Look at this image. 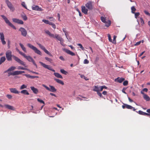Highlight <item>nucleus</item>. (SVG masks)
<instances>
[{"label":"nucleus","instance_id":"obj_2","mask_svg":"<svg viewBox=\"0 0 150 150\" xmlns=\"http://www.w3.org/2000/svg\"><path fill=\"white\" fill-rule=\"evenodd\" d=\"M1 16L4 20L6 23L9 26H10L14 29H16V28L12 23H11L8 20V18L4 16L3 15H1Z\"/></svg>","mask_w":150,"mask_h":150},{"label":"nucleus","instance_id":"obj_51","mask_svg":"<svg viewBox=\"0 0 150 150\" xmlns=\"http://www.w3.org/2000/svg\"><path fill=\"white\" fill-rule=\"evenodd\" d=\"M78 45L80 47V48H81L82 50H84V48L83 47L82 45L81 44H79L77 45Z\"/></svg>","mask_w":150,"mask_h":150},{"label":"nucleus","instance_id":"obj_57","mask_svg":"<svg viewBox=\"0 0 150 150\" xmlns=\"http://www.w3.org/2000/svg\"><path fill=\"white\" fill-rule=\"evenodd\" d=\"M45 33L48 35L49 36H50V35L51 34V33L48 30H46L45 31Z\"/></svg>","mask_w":150,"mask_h":150},{"label":"nucleus","instance_id":"obj_37","mask_svg":"<svg viewBox=\"0 0 150 150\" xmlns=\"http://www.w3.org/2000/svg\"><path fill=\"white\" fill-rule=\"evenodd\" d=\"M18 69H22L23 70H28V69L26 68L21 67V66L18 67L17 68Z\"/></svg>","mask_w":150,"mask_h":150},{"label":"nucleus","instance_id":"obj_58","mask_svg":"<svg viewBox=\"0 0 150 150\" xmlns=\"http://www.w3.org/2000/svg\"><path fill=\"white\" fill-rule=\"evenodd\" d=\"M97 94L100 97H103V96H102L101 93L100 92H99H99H97Z\"/></svg>","mask_w":150,"mask_h":150},{"label":"nucleus","instance_id":"obj_35","mask_svg":"<svg viewBox=\"0 0 150 150\" xmlns=\"http://www.w3.org/2000/svg\"><path fill=\"white\" fill-rule=\"evenodd\" d=\"M117 36L115 35H114L113 36V41H112V43L113 44H115L116 43V38Z\"/></svg>","mask_w":150,"mask_h":150},{"label":"nucleus","instance_id":"obj_45","mask_svg":"<svg viewBox=\"0 0 150 150\" xmlns=\"http://www.w3.org/2000/svg\"><path fill=\"white\" fill-rule=\"evenodd\" d=\"M45 59L46 60H47V61H49V62H52V60L50 58L47 57H45Z\"/></svg>","mask_w":150,"mask_h":150},{"label":"nucleus","instance_id":"obj_32","mask_svg":"<svg viewBox=\"0 0 150 150\" xmlns=\"http://www.w3.org/2000/svg\"><path fill=\"white\" fill-rule=\"evenodd\" d=\"M99 88L97 86H94V88L93 89V91H96L97 92L99 91Z\"/></svg>","mask_w":150,"mask_h":150},{"label":"nucleus","instance_id":"obj_59","mask_svg":"<svg viewBox=\"0 0 150 150\" xmlns=\"http://www.w3.org/2000/svg\"><path fill=\"white\" fill-rule=\"evenodd\" d=\"M21 4H22V6H23V7H24V8H25L27 9L26 6V5L25 4V2H22V3Z\"/></svg>","mask_w":150,"mask_h":150},{"label":"nucleus","instance_id":"obj_63","mask_svg":"<svg viewBox=\"0 0 150 150\" xmlns=\"http://www.w3.org/2000/svg\"><path fill=\"white\" fill-rule=\"evenodd\" d=\"M49 19H51L50 20L51 21H55V19L53 17H49L48 18Z\"/></svg>","mask_w":150,"mask_h":150},{"label":"nucleus","instance_id":"obj_11","mask_svg":"<svg viewBox=\"0 0 150 150\" xmlns=\"http://www.w3.org/2000/svg\"><path fill=\"white\" fill-rule=\"evenodd\" d=\"M55 36V38L60 41V44L62 45H63L64 41V39L58 34H56Z\"/></svg>","mask_w":150,"mask_h":150},{"label":"nucleus","instance_id":"obj_19","mask_svg":"<svg viewBox=\"0 0 150 150\" xmlns=\"http://www.w3.org/2000/svg\"><path fill=\"white\" fill-rule=\"evenodd\" d=\"M122 108H123L124 109L125 108H126L128 109H132L133 107L129 105H128L127 104H124L123 105H122Z\"/></svg>","mask_w":150,"mask_h":150},{"label":"nucleus","instance_id":"obj_61","mask_svg":"<svg viewBox=\"0 0 150 150\" xmlns=\"http://www.w3.org/2000/svg\"><path fill=\"white\" fill-rule=\"evenodd\" d=\"M141 41H139L138 42H137L135 44V46H137V45H140V44L141 43Z\"/></svg>","mask_w":150,"mask_h":150},{"label":"nucleus","instance_id":"obj_20","mask_svg":"<svg viewBox=\"0 0 150 150\" xmlns=\"http://www.w3.org/2000/svg\"><path fill=\"white\" fill-rule=\"evenodd\" d=\"M30 88L34 93L36 94L38 93V89L35 88L33 86H31Z\"/></svg>","mask_w":150,"mask_h":150},{"label":"nucleus","instance_id":"obj_33","mask_svg":"<svg viewBox=\"0 0 150 150\" xmlns=\"http://www.w3.org/2000/svg\"><path fill=\"white\" fill-rule=\"evenodd\" d=\"M60 71L62 74L65 75H67L68 73L66 71L64 70L63 69H61L60 70Z\"/></svg>","mask_w":150,"mask_h":150},{"label":"nucleus","instance_id":"obj_6","mask_svg":"<svg viewBox=\"0 0 150 150\" xmlns=\"http://www.w3.org/2000/svg\"><path fill=\"white\" fill-rule=\"evenodd\" d=\"M39 63L41 64V65L44 68L47 69H49L50 70L52 71L53 72L55 71L52 68V67H51L50 66L46 65L42 62H40Z\"/></svg>","mask_w":150,"mask_h":150},{"label":"nucleus","instance_id":"obj_9","mask_svg":"<svg viewBox=\"0 0 150 150\" xmlns=\"http://www.w3.org/2000/svg\"><path fill=\"white\" fill-rule=\"evenodd\" d=\"M38 45H39V47L41 48L42 50H43L44 52L47 54H48L49 56L51 57H52V55L51 54V53L49 52V51L47 50L45 48L43 45H42L40 44H38Z\"/></svg>","mask_w":150,"mask_h":150},{"label":"nucleus","instance_id":"obj_42","mask_svg":"<svg viewBox=\"0 0 150 150\" xmlns=\"http://www.w3.org/2000/svg\"><path fill=\"white\" fill-rule=\"evenodd\" d=\"M134 14L135 17L136 18H137L140 15V13L139 12L135 13Z\"/></svg>","mask_w":150,"mask_h":150},{"label":"nucleus","instance_id":"obj_5","mask_svg":"<svg viewBox=\"0 0 150 150\" xmlns=\"http://www.w3.org/2000/svg\"><path fill=\"white\" fill-rule=\"evenodd\" d=\"M93 2L92 1H89L85 4L86 8L89 10H91L93 8Z\"/></svg>","mask_w":150,"mask_h":150},{"label":"nucleus","instance_id":"obj_22","mask_svg":"<svg viewBox=\"0 0 150 150\" xmlns=\"http://www.w3.org/2000/svg\"><path fill=\"white\" fill-rule=\"evenodd\" d=\"M11 92L16 94H18L19 93V92L17 91L16 88H12L10 89Z\"/></svg>","mask_w":150,"mask_h":150},{"label":"nucleus","instance_id":"obj_18","mask_svg":"<svg viewBox=\"0 0 150 150\" xmlns=\"http://www.w3.org/2000/svg\"><path fill=\"white\" fill-rule=\"evenodd\" d=\"M63 50L67 54H70L72 56H75V54L74 53L72 52L71 51L69 50L66 49H64Z\"/></svg>","mask_w":150,"mask_h":150},{"label":"nucleus","instance_id":"obj_34","mask_svg":"<svg viewBox=\"0 0 150 150\" xmlns=\"http://www.w3.org/2000/svg\"><path fill=\"white\" fill-rule=\"evenodd\" d=\"M131 12L132 13H135V12L136 11V9L134 6L131 7Z\"/></svg>","mask_w":150,"mask_h":150},{"label":"nucleus","instance_id":"obj_49","mask_svg":"<svg viewBox=\"0 0 150 150\" xmlns=\"http://www.w3.org/2000/svg\"><path fill=\"white\" fill-rule=\"evenodd\" d=\"M19 53L21 54V55H22L25 58V56L26 55H25V54L23 53V52H21V51H19Z\"/></svg>","mask_w":150,"mask_h":150},{"label":"nucleus","instance_id":"obj_47","mask_svg":"<svg viewBox=\"0 0 150 150\" xmlns=\"http://www.w3.org/2000/svg\"><path fill=\"white\" fill-rule=\"evenodd\" d=\"M148 91V89L147 88H144L143 90H142L141 91V93L142 94V93H144V91H145V92H146Z\"/></svg>","mask_w":150,"mask_h":150},{"label":"nucleus","instance_id":"obj_43","mask_svg":"<svg viewBox=\"0 0 150 150\" xmlns=\"http://www.w3.org/2000/svg\"><path fill=\"white\" fill-rule=\"evenodd\" d=\"M22 17L23 19V20L25 21H26L28 19L27 17L25 15H22Z\"/></svg>","mask_w":150,"mask_h":150},{"label":"nucleus","instance_id":"obj_48","mask_svg":"<svg viewBox=\"0 0 150 150\" xmlns=\"http://www.w3.org/2000/svg\"><path fill=\"white\" fill-rule=\"evenodd\" d=\"M128 84V81L126 80L124 81L123 82V85L124 86H127Z\"/></svg>","mask_w":150,"mask_h":150},{"label":"nucleus","instance_id":"obj_7","mask_svg":"<svg viewBox=\"0 0 150 150\" xmlns=\"http://www.w3.org/2000/svg\"><path fill=\"white\" fill-rule=\"evenodd\" d=\"M6 57L8 61H11L12 59V52L10 50H8L6 53Z\"/></svg>","mask_w":150,"mask_h":150},{"label":"nucleus","instance_id":"obj_1","mask_svg":"<svg viewBox=\"0 0 150 150\" xmlns=\"http://www.w3.org/2000/svg\"><path fill=\"white\" fill-rule=\"evenodd\" d=\"M27 45L29 47L33 50L34 51L35 53L40 55H42L41 52L36 47L34 46L30 43L27 44Z\"/></svg>","mask_w":150,"mask_h":150},{"label":"nucleus","instance_id":"obj_64","mask_svg":"<svg viewBox=\"0 0 150 150\" xmlns=\"http://www.w3.org/2000/svg\"><path fill=\"white\" fill-rule=\"evenodd\" d=\"M146 112L148 113L149 114V116H150V108L147 109L146 110Z\"/></svg>","mask_w":150,"mask_h":150},{"label":"nucleus","instance_id":"obj_38","mask_svg":"<svg viewBox=\"0 0 150 150\" xmlns=\"http://www.w3.org/2000/svg\"><path fill=\"white\" fill-rule=\"evenodd\" d=\"M27 86L24 84L22 85L20 87V89L22 90L25 88H26Z\"/></svg>","mask_w":150,"mask_h":150},{"label":"nucleus","instance_id":"obj_27","mask_svg":"<svg viewBox=\"0 0 150 150\" xmlns=\"http://www.w3.org/2000/svg\"><path fill=\"white\" fill-rule=\"evenodd\" d=\"M54 75L57 78H59L60 79L63 78L62 76V75H61L59 73L54 72Z\"/></svg>","mask_w":150,"mask_h":150},{"label":"nucleus","instance_id":"obj_41","mask_svg":"<svg viewBox=\"0 0 150 150\" xmlns=\"http://www.w3.org/2000/svg\"><path fill=\"white\" fill-rule=\"evenodd\" d=\"M17 23L20 24H23V22L22 20L18 19Z\"/></svg>","mask_w":150,"mask_h":150},{"label":"nucleus","instance_id":"obj_44","mask_svg":"<svg viewBox=\"0 0 150 150\" xmlns=\"http://www.w3.org/2000/svg\"><path fill=\"white\" fill-rule=\"evenodd\" d=\"M37 100L38 102H40L41 103H43L44 104H45L43 100L40 99L39 98H38L37 99Z\"/></svg>","mask_w":150,"mask_h":150},{"label":"nucleus","instance_id":"obj_24","mask_svg":"<svg viewBox=\"0 0 150 150\" xmlns=\"http://www.w3.org/2000/svg\"><path fill=\"white\" fill-rule=\"evenodd\" d=\"M24 75L27 78H30L32 79H33L36 78H39V77L38 76H30L29 74H25Z\"/></svg>","mask_w":150,"mask_h":150},{"label":"nucleus","instance_id":"obj_40","mask_svg":"<svg viewBox=\"0 0 150 150\" xmlns=\"http://www.w3.org/2000/svg\"><path fill=\"white\" fill-rule=\"evenodd\" d=\"M100 19L101 20V21L102 22L104 23H105L106 21V19L104 18L103 16H101L100 18Z\"/></svg>","mask_w":150,"mask_h":150},{"label":"nucleus","instance_id":"obj_30","mask_svg":"<svg viewBox=\"0 0 150 150\" xmlns=\"http://www.w3.org/2000/svg\"><path fill=\"white\" fill-rule=\"evenodd\" d=\"M6 60V58L5 57H1L0 59V64H1L4 62Z\"/></svg>","mask_w":150,"mask_h":150},{"label":"nucleus","instance_id":"obj_17","mask_svg":"<svg viewBox=\"0 0 150 150\" xmlns=\"http://www.w3.org/2000/svg\"><path fill=\"white\" fill-rule=\"evenodd\" d=\"M25 72L24 71H14L12 73V75L13 76L17 75L19 74H22V73H24Z\"/></svg>","mask_w":150,"mask_h":150},{"label":"nucleus","instance_id":"obj_13","mask_svg":"<svg viewBox=\"0 0 150 150\" xmlns=\"http://www.w3.org/2000/svg\"><path fill=\"white\" fill-rule=\"evenodd\" d=\"M0 39L3 45H4L6 44V42L5 40L4 36L3 33H0Z\"/></svg>","mask_w":150,"mask_h":150},{"label":"nucleus","instance_id":"obj_15","mask_svg":"<svg viewBox=\"0 0 150 150\" xmlns=\"http://www.w3.org/2000/svg\"><path fill=\"white\" fill-rule=\"evenodd\" d=\"M32 9L33 10L41 11H42L41 8L39 7V6L37 5H34L32 6Z\"/></svg>","mask_w":150,"mask_h":150},{"label":"nucleus","instance_id":"obj_21","mask_svg":"<svg viewBox=\"0 0 150 150\" xmlns=\"http://www.w3.org/2000/svg\"><path fill=\"white\" fill-rule=\"evenodd\" d=\"M142 94L143 95V98L145 100L147 101H149L150 100V98L146 94L144 93H142Z\"/></svg>","mask_w":150,"mask_h":150},{"label":"nucleus","instance_id":"obj_52","mask_svg":"<svg viewBox=\"0 0 150 150\" xmlns=\"http://www.w3.org/2000/svg\"><path fill=\"white\" fill-rule=\"evenodd\" d=\"M6 97H7L9 99H11L12 98V96L11 95L9 94H7L6 96Z\"/></svg>","mask_w":150,"mask_h":150},{"label":"nucleus","instance_id":"obj_54","mask_svg":"<svg viewBox=\"0 0 150 150\" xmlns=\"http://www.w3.org/2000/svg\"><path fill=\"white\" fill-rule=\"evenodd\" d=\"M42 21L46 24H48L49 23H48L49 21L48 20H46L45 19H43L42 20Z\"/></svg>","mask_w":150,"mask_h":150},{"label":"nucleus","instance_id":"obj_14","mask_svg":"<svg viewBox=\"0 0 150 150\" xmlns=\"http://www.w3.org/2000/svg\"><path fill=\"white\" fill-rule=\"evenodd\" d=\"M4 107L7 108L8 109L15 110V108H14L13 106L9 105L8 104H5L4 105Z\"/></svg>","mask_w":150,"mask_h":150},{"label":"nucleus","instance_id":"obj_56","mask_svg":"<svg viewBox=\"0 0 150 150\" xmlns=\"http://www.w3.org/2000/svg\"><path fill=\"white\" fill-rule=\"evenodd\" d=\"M144 12L145 13V14L149 16H150V13H149L148 11L146 10H144Z\"/></svg>","mask_w":150,"mask_h":150},{"label":"nucleus","instance_id":"obj_29","mask_svg":"<svg viewBox=\"0 0 150 150\" xmlns=\"http://www.w3.org/2000/svg\"><path fill=\"white\" fill-rule=\"evenodd\" d=\"M54 80L58 83H59L62 85H63L64 84V83L63 81L59 79H54Z\"/></svg>","mask_w":150,"mask_h":150},{"label":"nucleus","instance_id":"obj_36","mask_svg":"<svg viewBox=\"0 0 150 150\" xmlns=\"http://www.w3.org/2000/svg\"><path fill=\"white\" fill-rule=\"evenodd\" d=\"M140 23L141 24V25L142 26H143L144 24V20L143 19V18L142 17H140Z\"/></svg>","mask_w":150,"mask_h":150},{"label":"nucleus","instance_id":"obj_60","mask_svg":"<svg viewBox=\"0 0 150 150\" xmlns=\"http://www.w3.org/2000/svg\"><path fill=\"white\" fill-rule=\"evenodd\" d=\"M10 41L9 40L8 41V49H9L10 47Z\"/></svg>","mask_w":150,"mask_h":150},{"label":"nucleus","instance_id":"obj_23","mask_svg":"<svg viewBox=\"0 0 150 150\" xmlns=\"http://www.w3.org/2000/svg\"><path fill=\"white\" fill-rule=\"evenodd\" d=\"M16 69V67H15L12 66L11 67L9 68L8 70L4 72V73H7L9 71H13V70H14L15 69Z\"/></svg>","mask_w":150,"mask_h":150},{"label":"nucleus","instance_id":"obj_46","mask_svg":"<svg viewBox=\"0 0 150 150\" xmlns=\"http://www.w3.org/2000/svg\"><path fill=\"white\" fill-rule=\"evenodd\" d=\"M108 36L109 41L110 42H112V40L111 38L110 35L109 34H108Z\"/></svg>","mask_w":150,"mask_h":150},{"label":"nucleus","instance_id":"obj_4","mask_svg":"<svg viewBox=\"0 0 150 150\" xmlns=\"http://www.w3.org/2000/svg\"><path fill=\"white\" fill-rule=\"evenodd\" d=\"M12 57L14 59L16 62H17L18 63H19L23 65L25 67H27V66L26 65V64H25V63L23 61L21 60L20 59H19V58H18L17 57L13 55L12 56Z\"/></svg>","mask_w":150,"mask_h":150},{"label":"nucleus","instance_id":"obj_3","mask_svg":"<svg viewBox=\"0 0 150 150\" xmlns=\"http://www.w3.org/2000/svg\"><path fill=\"white\" fill-rule=\"evenodd\" d=\"M42 86L45 87L47 90L52 92H55L57 91V89L55 87L49 85L50 88L47 86L45 84H42Z\"/></svg>","mask_w":150,"mask_h":150},{"label":"nucleus","instance_id":"obj_16","mask_svg":"<svg viewBox=\"0 0 150 150\" xmlns=\"http://www.w3.org/2000/svg\"><path fill=\"white\" fill-rule=\"evenodd\" d=\"M81 11L82 12L85 14H87L88 9L84 6H82L81 7Z\"/></svg>","mask_w":150,"mask_h":150},{"label":"nucleus","instance_id":"obj_8","mask_svg":"<svg viewBox=\"0 0 150 150\" xmlns=\"http://www.w3.org/2000/svg\"><path fill=\"white\" fill-rule=\"evenodd\" d=\"M5 2L6 3L8 7L12 11H13L15 10V8L12 5L10 2L8 0H5Z\"/></svg>","mask_w":150,"mask_h":150},{"label":"nucleus","instance_id":"obj_10","mask_svg":"<svg viewBox=\"0 0 150 150\" xmlns=\"http://www.w3.org/2000/svg\"><path fill=\"white\" fill-rule=\"evenodd\" d=\"M19 30L21 32L22 36L25 37L26 36L27 34V32L24 28L21 27L19 29Z\"/></svg>","mask_w":150,"mask_h":150},{"label":"nucleus","instance_id":"obj_62","mask_svg":"<svg viewBox=\"0 0 150 150\" xmlns=\"http://www.w3.org/2000/svg\"><path fill=\"white\" fill-rule=\"evenodd\" d=\"M55 35H54V34H52V33L50 35V37H51L53 38H55Z\"/></svg>","mask_w":150,"mask_h":150},{"label":"nucleus","instance_id":"obj_31","mask_svg":"<svg viewBox=\"0 0 150 150\" xmlns=\"http://www.w3.org/2000/svg\"><path fill=\"white\" fill-rule=\"evenodd\" d=\"M105 23V26L107 27H108L111 24V22L110 20H108V21H106Z\"/></svg>","mask_w":150,"mask_h":150},{"label":"nucleus","instance_id":"obj_39","mask_svg":"<svg viewBox=\"0 0 150 150\" xmlns=\"http://www.w3.org/2000/svg\"><path fill=\"white\" fill-rule=\"evenodd\" d=\"M62 30H63V32L65 33V35L66 36V37L67 38V39L68 40V38H67V31L66 30V29L65 28H63L62 29Z\"/></svg>","mask_w":150,"mask_h":150},{"label":"nucleus","instance_id":"obj_50","mask_svg":"<svg viewBox=\"0 0 150 150\" xmlns=\"http://www.w3.org/2000/svg\"><path fill=\"white\" fill-rule=\"evenodd\" d=\"M19 53L21 54V55H22L25 58V56L26 55H25V54L23 53V52H21V51H19Z\"/></svg>","mask_w":150,"mask_h":150},{"label":"nucleus","instance_id":"obj_25","mask_svg":"<svg viewBox=\"0 0 150 150\" xmlns=\"http://www.w3.org/2000/svg\"><path fill=\"white\" fill-rule=\"evenodd\" d=\"M125 80V79L123 78H120L119 77H118L117 78V79H115V81H117V82L120 83H121L122 81H123Z\"/></svg>","mask_w":150,"mask_h":150},{"label":"nucleus","instance_id":"obj_12","mask_svg":"<svg viewBox=\"0 0 150 150\" xmlns=\"http://www.w3.org/2000/svg\"><path fill=\"white\" fill-rule=\"evenodd\" d=\"M25 58L27 59L29 62H32L33 64L35 66L36 68L37 67V65L35 63L34 59L31 57L29 56L26 55Z\"/></svg>","mask_w":150,"mask_h":150},{"label":"nucleus","instance_id":"obj_26","mask_svg":"<svg viewBox=\"0 0 150 150\" xmlns=\"http://www.w3.org/2000/svg\"><path fill=\"white\" fill-rule=\"evenodd\" d=\"M21 93L24 95H29V93L26 90H23L21 91Z\"/></svg>","mask_w":150,"mask_h":150},{"label":"nucleus","instance_id":"obj_53","mask_svg":"<svg viewBox=\"0 0 150 150\" xmlns=\"http://www.w3.org/2000/svg\"><path fill=\"white\" fill-rule=\"evenodd\" d=\"M89 62V61L86 59H85L83 61V63L84 64H88Z\"/></svg>","mask_w":150,"mask_h":150},{"label":"nucleus","instance_id":"obj_28","mask_svg":"<svg viewBox=\"0 0 150 150\" xmlns=\"http://www.w3.org/2000/svg\"><path fill=\"white\" fill-rule=\"evenodd\" d=\"M19 45L21 47L22 50L25 52H26L27 51L25 48L24 47V45L21 43H19Z\"/></svg>","mask_w":150,"mask_h":150},{"label":"nucleus","instance_id":"obj_55","mask_svg":"<svg viewBox=\"0 0 150 150\" xmlns=\"http://www.w3.org/2000/svg\"><path fill=\"white\" fill-rule=\"evenodd\" d=\"M18 20V19H17L16 18H13L12 19L13 21L14 22L16 23H17Z\"/></svg>","mask_w":150,"mask_h":150}]
</instances>
